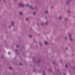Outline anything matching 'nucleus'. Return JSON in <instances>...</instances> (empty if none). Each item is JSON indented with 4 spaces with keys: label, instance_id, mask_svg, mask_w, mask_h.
I'll return each mask as SVG.
<instances>
[{
    "label": "nucleus",
    "instance_id": "1",
    "mask_svg": "<svg viewBox=\"0 0 75 75\" xmlns=\"http://www.w3.org/2000/svg\"><path fill=\"white\" fill-rule=\"evenodd\" d=\"M68 35L69 37V40H70L71 41V40H72V39L71 38V34L70 33H69Z\"/></svg>",
    "mask_w": 75,
    "mask_h": 75
},
{
    "label": "nucleus",
    "instance_id": "2",
    "mask_svg": "<svg viewBox=\"0 0 75 75\" xmlns=\"http://www.w3.org/2000/svg\"><path fill=\"white\" fill-rule=\"evenodd\" d=\"M18 5L19 6H21V7H23L24 6V4L23 3H19L18 4Z\"/></svg>",
    "mask_w": 75,
    "mask_h": 75
},
{
    "label": "nucleus",
    "instance_id": "3",
    "mask_svg": "<svg viewBox=\"0 0 75 75\" xmlns=\"http://www.w3.org/2000/svg\"><path fill=\"white\" fill-rule=\"evenodd\" d=\"M11 26H14V21H12L11 23Z\"/></svg>",
    "mask_w": 75,
    "mask_h": 75
},
{
    "label": "nucleus",
    "instance_id": "4",
    "mask_svg": "<svg viewBox=\"0 0 75 75\" xmlns=\"http://www.w3.org/2000/svg\"><path fill=\"white\" fill-rule=\"evenodd\" d=\"M62 18V16H60L58 17V19L59 20H61Z\"/></svg>",
    "mask_w": 75,
    "mask_h": 75
},
{
    "label": "nucleus",
    "instance_id": "5",
    "mask_svg": "<svg viewBox=\"0 0 75 75\" xmlns=\"http://www.w3.org/2000/svg\"><path fill=\"white\" fill-rule=\"evenodd\" d=\"M26 6L27 7H32V6H30L29 5V4H26Z\"/></svg>",
    "mask_w": 75,
    "mask_h": 75
},
{
    "label": "nucleus",
    "instance_id": "6",
    "mask_svg": "<svg viewBox=\"0 0 75 75\" xmlns=\"http://www.w3.org/2000/svg\"><path fill=\"white\" fill-rule=\"evenodd\" d=\"M70 2V1H66V3H67V4H68V3H69Z\"/></svg>",
    "mask_w": 75,
    "mask_h": 75
},
{
    "label": "nucleus",
    "instance_id": "7",
    "mask_svg": "<svg viewBox=\"0 0 75 75\" xmlns=\"http://www.w3.org/2000/svg\"><path fill=\"white\" fill-rule=\"evenodd\" d=\"M45 25H47L48 24V22H46L45 23Z\"/></svg>",
    "mask_w": 75,
    "mask_h": 75
},
{
    "label": "nucleus",
    "instance_id": "8",
    "mask_svg": "<svg viewBox=\"0 0 75 75\" xmlns=\"http://www.w3.org/2000/svg\"><path fill=\"white\" fill-rule=\"evenodd\" d=\"M68 38V37L67 36H66L64 38V39L65 40H67Z\"/></svg>",
    "mask_w": 75,
    "mask_h": 75
},
{
    "label": "nucleus",
    "instance_id": "9",
    "mask_svg": "<svg viewBox=\"0 0 75 75\" xmlns=\"http://www.w3.org/2000/svg\"><path fill=\"white\" fill-rule=\"evenodd\" d=\"M44 44H45V45H47V44H48V43L47 42L45 41L44 42Z\"/></svg>",
    "mask_w": 75,
    "mask_h": 75
},
{
    "label": "nucleus",
    "instance_id": "10",
    "mask_svg": "<svg viewBox=\"0 0 75 75\" xmlns=\"http://www.w3.org/2000/svg\"><path fill=\"white\" fill-rule=\"evenodd\" d=\"M19 14L20 15H22V14H23V12H20L19 13Z\"/></svg>",
    "mask_w": 75,
    "mask_h": 75
},
{
    "label": "nucleus",
    "instance_id": "11",
    "mask_svg": "<svg viewBox=\"0 0 75 75\" xmlns=\"http://www.w3.org/2000/svg\"><path fill=\"white\" fill-rule=\"evenodd\" d=\"M32 35H29V37H30V38H31V37H32Z\"/></svg>",
    "mask_w": 75,
    "mask_h": 75
},
{
    "label": "nucleus",
    "instance_id": "12",
    "mask_svg": "<svg viewBox=\"0 0 75 75\" xmlns=\"http://www.w3.org/2000/svg\"><path fill=\"white\" fill-rule=\"evenodd\" d=\"M42 25H44L45 24V23H42L41 24Z\"/></svg>",
    "mask_w": 75,
    "mask_h": 75
},
{
    "label": "nucleus",
    "instance_id": "13",
    "mask_svg": "<svg viewBox=\"0 0 75 75\" xmlns=\"http://www.w3.org/2000/svg\"><path fill=\"white\" fill-rule=\"evenodd\" d=\"M45 13H48V11H45Z\"/></svg>",
    "mask_w": 75,
    "mask_h": 75
},
{
    "label": "nucleus",
    "instance_id": "14",
    "mask_svg": "<svg viewBox=\"0 0 75 75\" xmlns=\"http://www.w3.org/2000/svg\"><path fill=\"white\" fill-rule=\"evenodd\" d=\"M8 28H11V25H9L8 27Z\"/></svg>",
    "mask_w": 75,
    "mask_h": 75
},
{
    "label": "nucleus",
    "instance_id": "15",
    "mask_svg": "<svg viewBox=\"0 0 75 75\" xmlns=\"http://www.w3.org/2000/svg\"><path fill=\"white\" fill-rule=\"evenodd\" d=\"M64 20L65 21H67L68 20V19L67 18H65Z\"/></svg>",
    "mask_w": 75,
    "mask_h": 75
},
{
    "label": "nucleus",
    "instance_id": "16",
    "mask_svg": "<svg viewBox=\"0 0 75 75\" xmlns=\"http://www.w3.org/2000/svg\"><path fill=\"white\" fill-rule=\"evenodd\" d=\"M9 68L10 69H12V68L11 67H9Z\"/></svg>",
    "mask_w": 75,
    "mask_h": 75
},
{
    "label": "nucleus",
    "instance_id": "17",
    "mask_svg": "<svg viewBox=\"0 0 75 75\" xmlns=\"http://www.w3.org/2000/svg\"><path fill=\"white\" fill-rule=\"evenodd\" d=\"M25 20H26V21H27V20H28V18H26Z\"/></svg>",
    "mask_w": 75,
    "mask_h": 75
},
{
    "label": "nucleus",
    "instance_id": "18",
    "mask_svg": "<svg viewBox=\"0 0 75 75\" xmlns=\"http://www.w3.org/2000/svg\"><path fill=\"white\" fill-rule=\"evenodd\" d=\"M36 14V13H35V12H33V14H34V15H35V14Z\"/></svg>",
    "mask_w": 75,
    "mask_h": 75
},
{
    "label": "nucleus",
    "instance_id": "19",
    "mask_svg": "<svg viewBox=\"0 0 75 75\" xmlns=\"http://www.w3.org/2000/svg\"><path fill=\"white\" fill-rule=\"evenodd\" d=\"M68 13H70V11L68 10Z\"/></svg>",
    "mask_w": 75,
    "mask_h": 75
},
{
    "label": "nucleus",
    "instance_id": "20",
    "mask_svg": "<svg viewBox=\"0 0 75 75\" xmlns=\"http://www.w3.org/2000/svg\"><path fill=\"white\" fill-rule=\"evenodd\" d=\"M10 54V52H8V54Z\"/></svg>",
    "mask_w": 75,
    "mask_h": 75
},
{
    "label": "nucleus",
    "instance_id": "21",
    "mask_svg": "<svg viewBox=\"0 0 75 75\" xmlns=\"http://www.w3.org/2000/svg\"><path fill=\"white\" fill-rule=\"evenodd\" d=\"M67 65H66V67H67Z\"/></svg>",
    "mask_w": 75,
    "mask_h": 75
},
{
    "label": "nucleus",
    "instance_id": "22",
    "mask_svg": "<svg viewBox=\"0 0 75 75\" xmlns=\"http://www.w3.org/2000/svg\"><path fill=\"white\" fill-rule=\"evenodd\" d=\"M43 75H45V74H43Z\"/></svg>",
    "mask_w": 75,
    "mask_h": 75
},
{
    "label": "nucleus",
    "instance_id": "23",
    "mask_svg": "<svg viewBox=\"0 0 75 75\" xmlns=\"http://www.w3.org/2000/svg\"><path fill=\"white\" fill-rule=\"evenodd\" d=\"M51 70V69H49V71H50Z\"/></svg>",
    "mask_w": 75,
    "mask_h": 75
},
{
    "label": "nucleus",
    "instance_id": "24",
    "mask_svg": "<svg viewBox=\"0 0 75 75\" xmlns=\"http://www.w3.org/2000/svg\"><path fill=\"white\" fill-rule=\"evenodd\" d=\"M64 75H66V74H64Z\"/></svg>",
    "mask_w": 75,
    "mask_h": 75
},
{
    "label": "nucleus",
    "instance_id": "25",
    "mask_svg": "<svg viewBox=\"0 0 75 75\" xmlns=\"http://www.w3.org/2000/svg\"><path fill=\"white\" fill-rule=\"evenodd\" d=\"M16 47H18V46H16Z\"/></svg>",
    "mask_w": 75,
    "mask_h": 75
},
{
    "label": "nucleus",
    "instance_id": "26",
    "mask_svg": "<svg viewBox=\"0 0 75 75\" xmlns=\"http://www.w3.org/2000/svg\"><path fill=\"white\" fill-rule=\"evenodd\" d=\"M66 48H67V47H66Z\"/></svg>",
    "mask_w": 75,
    "mask_h": 75
},
{
    "label": "nucleus",
    "instance_id": "27",
    "mask_svg": "<svg viewBox=\"0 0 75 75\" xmlns=\"http://www.w3.org/2000/svg\"><path fill=\"white\" fill-rule=\"evenodd\" d=\"M20 65H21V64H20Z\"/></svg>",
    "mask_w": 75,
    "mask_h": 75
}]
</instances>
